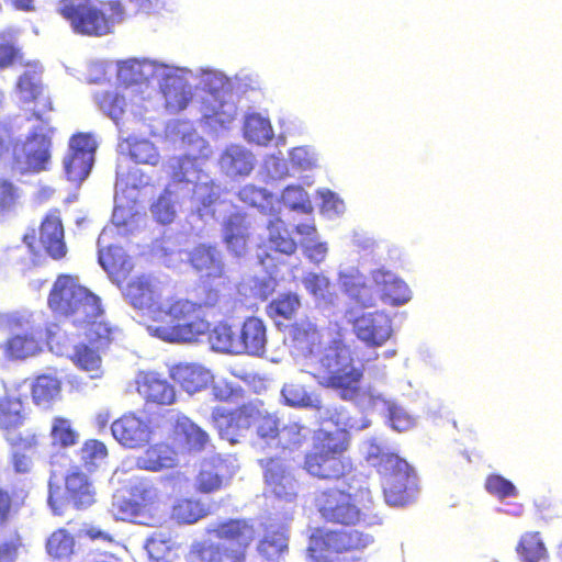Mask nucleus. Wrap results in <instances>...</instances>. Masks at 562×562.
I'll return each mask as SVG.
<instances>
[{
    "mask_svg": "<svg viewBox=\"0 0 562 562\" xmlns=\"http://www.w3.org/2000/svg\"><path fill=\"white\" fill-rule=\"evenodd\" d=\"M117 288L135 310L148 313L147 330L153 337L166 342H193L209 331L205 304L182 296L161 302L159 282L151 274L128 277Z\"/></svg>",
    "mask_w": 562,
    "mask_h": 562,
    "instance_id": "f257e3e1",
    "label": "nucleus"
},
{
    "mask_svg": "<svg viewBox=\"0 0 562 562\" xmlns=\"http://www.w3.org/2000/svg\"><path fill=\"white\" fill-rule=\"evenodd\" d=\"M321 517L329 524L361 529L333 530L316 528L310 536L307 552L315 562H331L334 555L361 551L373 541L366 531L367 515L360 507L357 495L337 487L321 491L315 497Z\"/></svg>",
    "mask_w": 562,
    "mask_h": 562,
    "instance_id": "f03ea898",
    "label": "nucleus"
},
{
    "mask_svg": "<svg viewBox=\"0 0 562 562\" xmlns=\"http://www.w3.org/2000/svg\"><path fill=\"white\" fill-rule=\"evenodd\" d=\"M47 306L55 317L86 328L90 342L103 346L111 341L112 328L102 319L101 299L82 285L77 276L61 273L56 277L47 296Z\"/></svg>",
    "mask_w": 562,
    "mask_h": 562,
    "instance_id": "7ed1b4c3",
    "label": "nucleus"
},
{
    "mask_svg": "<svg viewBox=\"0 0 562 562\" xmlns=\"http://www.w3.org/2000/svg\"><path fill=\"white\" fill-rule=\"evenodd\" d=\"M151 0H110L97 4L91 0H59L58 13L80 35L103 36L112 32L124 14L149 13Z\"/></svg>",
    "mask_w": 562,
    "mask_h": 562,
    "instance_id": "20e7f679",
    "label": "nucleus"
},
{
    "mask_svg": "<svg viewBox=\"0 0 562 562\" xmlns=\"http://www.w3.org/2000/svg\"><path fill=\"white\" fill-rule=\"evenodd\" d=\"M312 447L304 454L302 469L319 481H340L349 477L355 465L346 456L349 436L342 429H318L312 437Z\"/></svg>",
    "mask_w": 562,
    "mask_h": 562,
    "instance_id": "39448f33",
    "label": "nucleus"
},
{
    "mask_svg": "<svg viewBox=\"0 0 562 562\" xmlns=\"http://www.w3.org/2000/svg\"><path fill=\"white\" fill-rule=\"evenodd\" d=\"M224 544L196 541L190 555L193 562H247L257 530L249 520L231 518L218 522L211 531Z\"/></svg>",
    "mask_w": 562,
    "mask_h": 562,
    "instance_id": "423d86ee",
    "label": "nucleus"
},
{
    "mask_svg": "<svg viewBox=\"0 0 562 562\" xmlns=\"http://www.w3.org/2000/svg\"><path fill=\"white\" fill-rule=\"evenodd\" d=\"M364 459L380 474L387 504L404 506L413 499L415 474L405 459L375 439L367 441Z\"/></svg>",
    "mask_w": 562,
    "mask_h": 562,
    "instance_id": "0eeeda50",
    "label": "nucleus"
},
{
    "mask_svg": "<svg viewBox=\"0 0 562 562\" xmlns=\"http://www.w3.org/2000/svg\"><path fill=\"white\" fill-rule=\"evenodd\" d=\"M363 371L356 366L350 347L333 340L317 362L315 376L322 385L338 391L342 400H353L360 394Z\"/></svg>",
    "mask_w": 562,
    "mask_h": 562,
    "instance_id": "6e6552de",
    "label": "nucleus"
},
{
    "mask_svg": "<svg viewBox=\"0 0 562 562\" xmlns=\"http://www.w3.org/2000/svg\"><path fill=\"white\" fill-rule=\"evenodd\" d=\"M111 512L116 520L155 527L160 520V495L153 484L138 483L127 496H115Z\"/></svg>",
    "mask_w": 562,
    "mask_h": 562,
    "instance_id": "1a4fd4ad",
    "label": "nucleus"
},
{
    "mask_svg": "<svg viewBox=\"0 0 562 562\" xmlns=\"http://www.w3.org/2000/svg\"><path fill=\"white\" fill-rule=\"evenodd\" d=\"M95 501L94 483L79 467L65 473L63 484L49 486L48 505L54 515H61L65 505L82 510L92 506Z\"/></svg>",
    "mask_w": 562,
    "mask_h": 562,
    "instance_id": "9d476101",
    "label": "nucleus"
},
{
    "mask_svg": "<svg viewBox=\"0 0 562 562\" xmlns=\"http://www.w3.org/2000/svg\"><path fill=\"white\" fill-rule=\"evenodd\" d=\"M22 67L25 69L16 80L15 90L23 103H34L27 120L43 121L44 114L53 110L50 99L44 93L43 67L38 60H27Z\"/></svg>",
    "mask_w": 562,
    "mask_h": 562,
    "instance_id": "9b49d317",
    "label": "nucleus"
},
{
    "mask_svg": "<svg viewBox=\"0 0 562 562\" xmlns=\"http://www.w3.org/2000/svg\"><path fill=\"white\" fill-rule=\"evenodd\" d=\"M23 241L31 252L37 254L43 248L53 259L59 260L67 254L64 240V226L57 211L48 213L42 221L38 235L31 229L23 236Z\"/></svg>",
    "mask_w": 562,
    "mask_h": 562,
    "instance_id": "f8f14e48",
    "label": "nucleus"
},
{
    "mask_svg": "<svg viewBox=\"0 0 562 562\" xmlns=\"http://www.w3.org/2000/svg\"><path fill=\"white\" fill-rule=\"evenodd\" d=\"M52 139L48 135L31 132L24 142L13 147V164L21 173H37L48 169Z\"/></svg>",
    "mask_w": 562,
    "mask_h": 562,
    "instance_id": "ddd939ff",
    "label": "nucleus"
},
{
    "mask_svg": "<svg viewBox=\"0 0 562 562\" xmlns=\"http://www.w3.org/2000/svg\"><path fill=\"white\" fill-rule=\"evenodd\" d=\"M97 143L90 133H76L69 139V153L64 169L70 182L80 184L91 172Z\"/></svg>",
    "mask_w": 562,
    "mask_h": 562,
    "instance_id": "4468645a",
    "label": "nucleus"
},
{
    "mask_svg": "<svg viewBox=\"0 0 562 562\" xmlns=\"http://www.w3.org/2000/svg\"><path fill=\"white\" fill-rule=\"evenodd\" d=\"M56 325L45 327L31 326L30 328L10 335L0 344V349L5 359L10 361L25 360L42 351L46 333H55Z\"/></svg>",
    "mask_w": 562,
    "mask_h": 562,
    "instance_id": "2eb2a0df",
    "label": "nucleus"
},
{
    "mask_svg": "<svg viewBox=\"0 0 562 562\" xmlns=\"http://www.w3.org/2000/svg\"><path fill=\"white\" fill-rule=\"evenodd\" d=\"M266 494L285 502L296 497V481L289 467L280 458H268L261 461Z\"/></svg>",
    "mask_w": 562,
    "mask_h": 562,
    "instance_id": "dca6fc26",
    "label": "nucleus"
},
{
    "mask_svg": "<svg viewBox=\"0 0 562 562\" xmlns=\"http://www.w3.org/2000/svg\"><path fill=\"white\" fill-rule=\"evenodd\" d=\"M251 405H240L232 411L216 407L212 411V422L222 439L235 445L250 428Z\"/></svg>",
    "mask_w": 562,
    "mask_h": 562,
    "instance_id": "f3484780",
    "label": "nucleus"
},
{
    "mask_svg": "<svg viewBox=\"0 0 562 562\" xmlns=\"http://www.w3.org/2000/svg\"><path fill=\"white\" fill-rule=\"evenodd\" d=\"M222 241L227 251L236 257H245L252 241L251 225L246 213L234 212L222 222Z\"/></svg>",
    "mask_w": 562,
    "mask_h": 562,
    "instance_id": "a211bd4d",
    "label": "nucleus"
},
{
    "mask_svg": "<svg viewBox=\"0 0 562 562\" xmlns=\"http://www.w3.org/2000/svg\"><path fill=\"white\" fill-rule=\"evenodd\" d=\"M352 326L356 337L370 347L383 346L393 334L391 317L378 311L359 315Z\"/></svg>",
    "mask_w": 562,
    "mask_h": 562,
    "instance_id": "6ab92c4d",
    "label": "nucleus"
},
{
    "mask_svg": "<svg viewBox=\"0 0 562 562\" xmlns=\"http://www.w3.org/2000/svg\"><path fill=\"white\" fill-rule=\"evenodd\" d=\"M103 237L104 234H101L98 238V261L108 273L110 280L116 286H122L134 270L133 258L121 246H104Z\"/></svg>",
    "mask_w": 562,
    "mask_h": 562,
    "instance_id": "aec40b11",
    "label": "nucleus"
},
{
    "mask_svg": "<svg viewBox=\"0 0 562 562\" xmlns=\"http://www.w3.org/2000/svg\"><path fill=\"white\" fill-rule=\"evenodd\" d=\"M113 437L124 447L135 449L145 446L151 436L149 423L134 413H127L111 425Z\"/></svg>",
    "mask_w": 562,
    "mask_h": 562,
    "instance_id": "412c9836",
    "label": "nucleus"
},
{
    "mask_svg": "<svg viewBox=\"0 0 562 562\" xmlns=\"http://www.w3.org/2000/svg\"><path fill=\"white\" fill-rule=\"evenodd\" d=\"M378 297L385 304L398 306L407 303L411 291L407 284L393 272L375 269L371 272Z\"/></svg>",
    "mask_w": 562,
    "mask_h": 562,
    "instance_id": "4be33fe9",
    "label": "nucleus"
},
{
    "mask_svg": "<svg viewBox=\"0 0 562 562\" xmlns=\"http://www.w3.org/2000/svg\"><path fill=\"white\" fill-rule=\"evenodd\" d=\"M136 390L146 403L171 405L176 401L175 387L155 372H142L136 378Z\"/></svg>",
    "mask_w": 562,
    "mask_h": 562,
    "instance_id": "5701e85b",
    "label": "nucleus"
},
{
    "mask_svg": "<svg viewBox=\"0 0 562 562\" xmlns=\"http://www.w3.org/2000/svg\"><path fill=\"white\" fill-rule=\"evenodd\" d=\"M267 326L256 316L246 317L238 334L239 353L261 357L266 352Z\"/></svg>",
    "mask_w": 562,
    "mask_h": 562,
    "instance_id": "b1692460",
    "label": "nucleus"
},
{
    "mask_svg": "<svg viewBox=\"0 0 562 562\" xmlns=\"http://www.w3.org/2000/svg\"><path fill=\"white\" fill-rule=\"evenodd\" d=\"M171 379L189 394L205 389L210 382V371L191 363H178L170 369Z\"/></svg>",
    "mask_w": 562,
    "mask_h": 562,
    "instance_id": "393cba45",
    "label": "nucleus"
},
{
    "mask_svg": "<svg viewBox=\"0 0 562 562\" xmlns=\"http://www.w3.org/2000/svg\"><path fill=\"white\" fill-rule=\"evenodd\" d=\"M192 267L207 279L222 278L224 266L216 247L211 245H198L189 256Z\"/></svg>",
    "mask_w": 562,
    "mask_h": 562,
    "instance_id": "a878e982",
    "label": "nucleus"
},
{
    "mask_svg": "<svg viewBox=\"0 0 562 562\" xmlns=\"http://www.w3.org/2000/svg\"><path fill=\"white\" fill-rule=\"evenodd\" d=\"M173 435L189 452H201L211 442L209 434L184 416L176 420Z\"/></svg>",
    "mask_w": 562,
    "mask_h": 562,
    "instance_id": "bb28decb",
    "label": "nucleus"
},
{
    "mask_svg": "<svg viewBox=\"0 0 562 562\" xmlns=\"http://www.w3.org/2000/svg\"><path fill=\"white\" fill-rule=\"evenodd\" d=\"M76 538L65 527L52 531L45 540V553L54 562H68L76 553Z\"/></svg>",
    "mask_w": 562,
    "mask_h": 562,
    "instance_id": "cd10ccee",
    "label": "nucleus"
},
{
    "mask_svg": "<svg viewBox=\"0 0 562 562\" xmlns=\"http://www.w3.org/2000/svg\"><path fill=\"white\" fill-rule=\"evenodd\" d=\"M27 491L20 486L0 485V528L8 526L25 506Z\"/></svg>",
    "mask_w": 562,
    "mask_h": 562,
    "instance_id": "c85d7f7f",
    "label": "nucleus"
},
{
    "mask_svg": "<svg viewBox=\"0 0 562 562\" xmlns=\"http://www.w3.org/2000/svg\"><path fill=\"white\" fill-rule=\"evenodd\" d=\"M137 469L158 472L175 465V451L165 443L149 446L135 460Z\"/></svg>",
    "mask_w": 562,
    "mask_h": 562,
    "instance_id": "c756f323",
    "label": "nucleus"
},
{
    "mask_svg": "<svg viewBox=\"0 0 562 562\" xmlns=\"http://www.w3.org/2000/svg\"><path fill=\"white\" fill-rule=\"evenodd\" d=\"M29 415L25 403L18 396L0 397V430L9 432L24 424Z\"/></svg>",
    "mask_w": 562,
    "mask_h": 562,
    "instance_id": "7c9ffc66",
    "label": "nucleus"
},
{
    "mask_svg": "<svg viewBox=\"0 0 562 562\" xmlns=\"http://www.w3.org/2000/svg\"><path fill=\"white\" fill-rule=\"evenodd\" d=\"M288 549L289 537L280 529L266 531L256 543L258 554L268 562H278Z\"/></svg>",
    "mask_w": 562,
    "mask_h": 562,
    "instance_id": "2f4dec72",
    "label": "nucleus"
},
{
    "mask_svg": "<svg viewBox=\"0 0 562 562\" xmlns=\"http://www.w3.org/2000/svg\"><path fill=\"white\" fill-rule=\"evenodd\" d=\"M516 553L521 562H547L548 550L539 531H527L521 535Z\"/></svg>",
    "mask_w": 562,
    "mask_h": 562,
    "instance_id": "473e14b6",
    "label": "nucleus"
},
{
    "mask_svg": "<svg viewBox=\"0 0 562 562\" xmlns=\"http://www.w3.org/2000/svg\"><path fill=\"white\" fill-rule=\"evenodd\" d=\"M61 392V382L50 374H41L35 378L32 387V400L36 405H49L56 401Z\"/></svg>",
    "mask_w": 562,
    "mask_h": 562,
    "instance_id": "72a5a7b5",
    "label": "nucleus"
},
{
    "mask_svg": "<svg viewBox=\"0 0 562 562\" xmlns=\"http://www.w3.org/2000/svg\"><path fill=\"white\" fill-rule=\"evenodd\" d=\"M207 515L206 508L199 501L180 498L171 507L170 517L179 525L195 524Z\"/></svg>",
    "mask_w": 562,
    "mask_h": 562,
    "instance_id": "f704fd0d",
    "label": "nucleus"
},
{
    "mask_svg": "<svg viewBox=\"0 0 562 562\" xmlns=\"http://www.w3.org/2000/svg\"><path fill=\"white\" fill-rule=\"evenodd\" d=\"M301 307L296 293L286 292L278 295L267 305V314L271 319H292Z\"/></svg>",
    "mask_w": 562,
    "mask_h": 562,
    "instance_id": "c9c22d12",
    "label": "nucleus"
},
{
    "mask_svg": "<svg viewBox=\"0 0 562 562\" xmlns=\"http://www.w3.org/2000/svg\"><path fill=\"white\" fill-rule=\"evenodd\" d=\"M125 154L135 164L156 166L159 161V154L155 145L147 139L128 137L124 140Z\"/></svg>",
    "mask_w": 562,
    "mask_h": 562,
    "instance_id": "e433bc0d",
    "label": "nucleus"
},
{
    "mask_svg": "<svg viewBox=\"0 0 562 562\" xmlns=\"http://www.w3.org/2000/svg\"><path fill=\"white\" fill-rule=\"evenodd\" d=\"M176 203V192L171 189V184H168L150 205L155 221L162 225L172 223L177 215Z\"/></svg>",
    "mask_w": 562,
    "mask_h": 562,
    "instance_id": "4c0bfd02",
    "label": "nucleus"
},
{
    "mask_svg": "<svg viewBox=\"0 0 562 562\" xmlns=\"http://www.w3.org/2000/svg\"><path fill=\"white\" fill-rule=\"evenodd\" d=\"M49 436L53 446L59 448H69L79 440V432L72 425V422L64 416H55L52 419Z\"/></svg>",
    "mask_w": 562,
    "mask_h": 562,
    "instance_id": "58836bf2",
    "label": "nucleus"
},
{
    "mask_svg": "<svg viewBox=\"0 0 562 562\" xmlns=\"http://www.w3.org/2000/svg\"><path fill=\"white\" fill-rule=\"evenodd\" d=\"M244 136L251 143L265 145L273 137V131L268 119L257 113L246 116L244 122Z\"/></svg>",
    "mask_w": 562,
    "mask_h": 562,
    "instance_id": "ea45409f",
    "label": "nucleus"
},
{
    "mask_svg": "<svg viewBox=\"0 0 562 562\" xmlns=\"http://www.w3.org/2000/svg\"><path fill=\"white\" fill-rule=\"evenodd\" d=\"M268 240L271 247L281 254L292 255L295 252L296 241L290 236L284 223L280 218L271 221L268 225Z\"/></svg>",
    "mask_w": 562,
    "mask_h": 562,
    "instance_id": "a19ab883",
    "label": "nucleus"
},
{
    "mask_svg": "<svg viewBox=\"0 0 562 562\" xmlns=\"http://www.w3.org/2000/svg\"><path fill=\"white\" fill-rule=\"evenodd\" d=\"M209 333H211L210 340L216 350L231 353H239L238 335H236L231 325L220 322L213 327L212 330L210 326L207 334ZM204 335H206V333Z\"/></svg>",
    "mask_w": 562,
    "mask_h": 562,
    "instance_id": "79ce46f5",
    "label": "nucleus"
},
{
    "mask_svg": "<svg viewBox=\"0 0 562 562\" xmlns=\"http://www.w3.org/2000/svg\"><path fill=\"white\" fill-rule=\"evenodd\" d=\"M250 427H255L257 435L263 440L276 439L280 435L278 418L251 406Z\"/></svg>",
    "mask_w": 562,
    "mask_h": 562,
    "instance_id": "37998d69",
    "label": "nucleus"
},
{
    "mask_svg": "<svg viewBox=\"0 0 562 562\" xmlns=\"http://www.w3.org/2000/svg\"><path fill=\"white\" fill-rule=\"evenodd\" d=\"M166 108L172 112H179L187 108L191 101V93L186 89L184 83L178 79H172L171 83L162 87Z\"/></svg>",
    "mask_w": 562,
    "mask_h": 562,
    "instance_id": "c03bdc74",
    "label": "nucleus"
},
{
    "mask_svg": "<svg viewBox=\"0 0 562 562\" xmlns=\"http://www.w3.org/2000/svg\"><path fill=\"white\" fill-rule=\"evenodd\" d=\"M145 550L153 562H169L175 544L169 537L154 533L145 542Z\"/></svg>",
    "mask_w": 562,
    "mask_h": 562,
    "instance_id": "a18cd8bd",
    "label": "nucleus"
},
{
    "mask_svg": "<svg viewBox=\"0 0 562 562\" xmlns=\"http://www.w3.org/2000/svg\"><path fill=\"white\" fill-rule=\"evenodd\" d=\"M346 292L351 300L363 308L373 306L378 297L373 282L369 285L358 279L346 282Z\"/></svg>",
    "mask_w": 562,
    "mask_h": 562,
    "instance_id": "49530a36",
    "label": "nucleus"
},
{
    "mask_svg": "<svg viewBox=\"0 0 562 562\" xmlns=\"http://www.w3.org/2000/svg\"><path fill=\"white\" fill-rule=\"evenodd\" d=\"M79 456L82 465L88 470H93L101 461L106 459L108 448L98 439H88L82 443Z\"/></svg>",
    "mask_w": 562,
    "mask_h": 562,
    "instance_id": "de8ad7c7",
    "label": "nucleus"
},
{
    "mask_svg": "<svg viewBox=\"0 0 562 562\" xmlns=\"http://www.w3.org/2000/svg\"><path fill=\"white\" fill-rule=\"evenodd\" d=\"M240 202L250 207H257L261 211L270 207L273 201V195L262 188H257L254 184H246L237 193Z\"/></svg>",
    "mask_w": 562,
    "mask_h": 562,
    "instance_id": "09e8293b",
    "label": "nucleus"
},
{
    "mask_svg": "<svg viewBox=\"0 0 562 562\" xmlns=\"http://www.w3.org/2000/svg\"><path fill=\"white\" fill-rule=\"evenodd\" d=\"M281 394L284 402L292 407H313L315 406V400L305 390L304 385L290 382L285 383L281 390Z\"/></svg>",
    "mask_w": 562,
    "mask_h": 562,
    "instance_id": "8fccbe9b",
    "label": "nucleus"
},
{
    "mask_svg": "<svg viewBox=\"0 0 562 562\" xmlns=\"http://www.w3.org/2000/svg\"><path fill=\"white\" fill-rule=\"evenodd\" d=\"M224 160L233 175L246 176L254 168L251 154L239 148L226 150Z\"/></svg>",
    "mask_w": 562,
    "mask_h": 562,
    "instance_id": "3c124183",
    "label": "nucleus"
},
{
    "mask_svg": "<svg viewBox=\"0 0 562 562\" xmlns=\"http://www.w3.org/2000/svg\"><path fill=\"white\" fill-rule=\"evenodd\" d=\"M292 340L301 346H305L312 351V347L321 341V333L316 325L311 322H301L292 325Z\"/></svg>",
    "mask_w": 562,
    "mask_h": 562,
    "instance_id": "603ef678",
    "label": "nucleus"
},
{
    "mask_svg": "<svg viewBox=\"0 0 562 562\" xmlns=\"http://www.w3.org/2000/svg\"><path fill=\"white\" fill-rule=\"evenodd\" d=\"M223 485V476L213 463L202 467L196 476V488L201 493H212Z\"/></svg>",
    "mask_w": 562,
    "mask_h": 562,
    "instance_id": "864d4df0",
    "label": "nucleus"
},
{
    "mask_svg": "<svg viewBox=\"0 0 562 562\" xmlns=\"http://www.w3.org/2000/svg\"><path fill=\"white\" fill-rule=\"evenodd\" d=\"M100 109L113 121H119L126 105L125 98L116 92L105 91L98 97Z\"/></svg>",
    "mask_w": 562,
    "mask_h": 562,
    "instance_id": "5fc2aeb1",
    "label": "nucleus"
},
{
    "mask_svg": "<svg viewBox=\"0 0 562 562\" xmlns=\"http://www.w3.org/2000/svg\"><path fill=\"white\" fill-rule=\"evenodd\" d=\"M485 490L499 499L517 496L516 486L499 474H491L485 480Z\"/></svg>",
    "mask_w": 562,
    "mask_h": 562,
    "instance_id": "6e6d98bb",
    "label": "nucleus"
},
{
    "mask_svg": "<svg viewBox=\"0 0 562 562\" xmlns=\"http://www.w3.org/2000/svg\"><path fill=\"white\" fill-rule=\"evenodd\" d=\"M302 283L314 297L325 299L330 294L331 283L324 273L308 272L303 277Z\"/></svg>",
    "mask_w": 562,
    "mask_h": 562,
    "instance_id": "4d7b16f0",
    "label": "nucleus"
},
{
    "mask_svg": "<svg viewBox=\"0 0 562 562\" xmlns=\"http://www.w3.org/2000/svg\"><path fill=\"white\" fill-rule=\"evenodd\" d=\"M71 360L78 368L86 371L97 370L101 363V358L95 350L85 344L76 346Z\"/></svg>",
    "mask_w": 562,
    "mask_h": 562,
    "instance_id": "13d9d810",
    "label": "nucleus"
},
{
    "mask_svg": "<svg viewBox=\"0 0 562 562\" xmlns=\"http://www.w3.org/2000/svg\"><path fill=\"white\" fill-rule=\"evenodd\" d=\"M20 188L9 179L0 178V214L14 210L20 200Z\"/></svg>",
    "mask_w": 562,
    "mask_h": 562,
    "instance_id": "bf43d9fd",
    "label": "nucleus"
},
{
    "mask_svg": "<svg viewBox=\"0 0 562 562\" xmlns=\"http://www.w3.org/2000/svg\"><path fill=\"white\" fill-rule=\"evenodd\" d=\"M284 443L289 447H300L303 445L310 435V429L300 422H289L280 429Z\"/></svg>",
    "mask_w": 562,
    "mask_h": 562,
    "instance_id": "052dcab7",
    "label": "nucleus"
},
{
    "mask_svg": "<svg viewBox=\"0 0 562 562\" xmlns=\"http://www.w3.org/2000/svg\"><path fill=\"white\" fill-rule=\"evenodd\" d=\"M13 430L5 432V440L13 449V451H27L34 449L38 441L35 432L26 430L23 432H12Z\"/></svg>",
    "mask_w": 562,
    "mask_h": 562,
    "instance_id": "680f3d73",
    "label": "nucleus"
},
{
    "mask_svg": "<svg viewBox=\"0 0 562 562\" xmlns=\"http://www.w3.org/2000/svg\"><path fill=\"white\" fill-rule=\"evenodd\" d=\"M27 61L18 46L11 42H0V69L10 68L14 65L23 66Z\"/></svg>",
    "mask_w": 562,
    "mask_h": 562,
    "instance_id": "e2e57ef3",
    "label": "nucleus"
},
{
    "mask_svg": "<svg viewBox=\"0 0 562 562\" xmlns=\"http://www.w3.org/2000/svg\"><path fill=\"white\" fill-rule=\"evenodd\" d=\"M195 159L190 157H181L178 159L171 171V182L175 183H189L191 179L188 177L190 173H195Z\"/></svg>",
    "mask_w": 562,
    "mask_h": 562,
    "instance_id": "0e129e2a",
    "label": "nucleus"
},
{
    "mask_svg": "<svg viewBox=\"0 0 562 562\" xmlns=\"http://www.w3.org/2000/svg\"><path fill=\"white\" fill-rule=\"evenodd\" d=\"M283 199L293 210L311 211L307 193L301 187L290 186L283 192Z\"/></svg>",
    "mask_w": 562,
    "mask_h": 562,
    "instance_id": "69168bd1",
    "label": "nucleus"
},
{
    "mask_svg": "<svg viewBox=\"0 0 562 562\" xmlns=\"http://www.w3.org/2000/svg\"><path fill=\"white\" fill-rule=\"evenodd\" d=\"M389 422L393 429L406 431L414 427V418L400 407L389 409Z\"/></svg>",
    "mask_w": 562,
    "mask_h": 562,
    "instance_id": "338daca9",
    "label": "nucleus"
},
{
    "mask_svg": "<svg viewBox=\"0 0 562 562\" xmlns=\"http://www.w3.org/2000/svg\"><path fill=\"white\" fill-rule=\"evenodd\" d=\"M21 546L20 537L0 543V562H14Z\"/></svg>",
    "mask_w": 562,
    "mask_h": 562,
    "instance_id": "774afa93",
    "label": "nucleus"
}]
</instances>
